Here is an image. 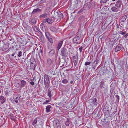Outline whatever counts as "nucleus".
Returning <instances> with one entry per match:
<instances>
[{"label":"nucleus","mask_w":128,"mask_h":128,"mask_svg":"<svg viewBox=\"0 0 128 128\" xmlns=\"http://www.w3.org/2000/svg\"><path fill=\"white\" fill-rule=\"evenodd\" d=\"M78 66H77L76 67L77 68L78 67Z\"/></svg>","instance_id":"obj_60"},{"label":"nucleus","mask_w":128,"mask_h":128,"mask_svg":"<svg viewBox=\"0 0 128 128\" xmlns=\"http://www.w3.org/2000/svg\"><path fill=\"white\" fill-rule=\"evenodd\" d=\"M99 62V60H96L94 61V62L95 63V64H96V65L97 64H98V62Z\"/></svg>","instance_id":"obj_42"},{"label":"nucleus","mask_w":128,"mask_h":128,"mask_svg":"<svg viewBox=\"0 0 128 128\" xmlns=\"http://www.w3.org/2000/svg\"><path fill=\"white\" fill-rule=\"evenodd\" d=\"M47 22L49 24H51L52 22V20L50 18H47Z\"/></svg>","instance_id":"obj_29"},{"label":"nucleus","mask_w":128,"mask_h":128,"mask_svg":"<svg viewBox=\"0 0 128 128\" xmlns=\"http://www.w3.org/2000/svg\"><path fill=\"white\" fill-rule=\"evenodd\" d=\"M1 90L0 89V94L1 93Z\"/></svg>","instance_id":"obj_58"},{"label":"nucleus","mask_w":128,"mask_h":128,"mask_svg":"<svg viewBox=\"0 0 128 128\" xmlns=\"http://www.w3.org/2000/svg\"><path fill=\"white\" fill-rule=\"evenodd\" d=\"M45 34V36L47 38L51 37V36L48 32H46Z\"/></svg>","instance_id":"obj_24"},{"label":"nucleus","mask_w":128,"mask_h":128,"mask_svg":"<svg viewBox=\"0 0 128 128\" xmlns=\"http://www.w3.org/2000/svg\"><path fill=\"white\" fill-rule=\"evenodd\" d=\"M111 73V74L112 75V76H113V72H112L110 73Z\"/></svg>","instance_id":"obj_50"},{"label":"nucleus","mask_w":128,"mask_h":128,"mask_svg":"<svg viewBox=\"0 0 128 128\" xmlns=\"http://www.w3.org/2000/svg\"><path fill=\"white\" fill-rule=\"evenodd\" d=\"M55 53L54 50H52L50 52L49 54L50 55L52 56Z\"/></svg>","instance_id":"obj_22"},{"label":"nucleus","mask_w":128,"mask_h":128,"mask_svg":"<svg viewBox=\"0 0 128 128\" xmlns=\"http://www.w3.org/2000/svg\"><path fill=\"white\" fill-rule=\"evenodd\" d=\"M54 13L55 15H56V18H58V17H59L60 18H63V15L59 11H54Z\"/></svg>","instance_id":"obj_6"},{"label":"nucleus","mask_w":128,"mask_h":128,"mask_svg":"<svg viewBox=\"0 0 128 128\" xmlns=\"http://www.w3.org/2000/svg\"><path fill=\"white\" fill-rule=\"evenodd\" d=\"M20 98V97L18 98V96H17V97H16V99H18V98Z\"/></svg>","instance_id":"obj_52"},{"label":"nucleus","mask_w":128,"mask_h":128,"mask_svg":"<svg viewBox=\"0 0 128 128\" xmlns=\"http://www.w3.org/2000/svg\"><path fill=\"white\" fill-rule=\"evenodd\" d=\"M0 100H2L1 104H3L6 101V98L3 96H0Z\"/></svg>","instance_id":"obj_12"},{"label":"nucleus","mask_w":128,"mask_h":128,"mask_svg":"<svg viewBox=\"0 0 128 128\" xmlns=\"http://www.w3.org/2000/svg\"><path fill=\"white\" fill-rule=\"evenodd\" d=\"M53 1V0H50V1L51 2Z\"/></svg>","instance_id":"obj_54"},{"label":"nucleus","mask_w":128,"mask_h":128,"mask_svg":"<svg viewBox=\"0 0 128 128\" xmlns=\"http://www.w3.org/2000/svg\"><path fill=\"white\" fill-rule=\"evenodd\" d=\"M50 29L51 31L54 32H56L57 31V29L53 26H51L50 28Z\"/></svg>","instance_id":"obj_10"},{"label":"nucleus","mask_w":128,"mask_h":128,"mask_svg":"<svg viewBox=\"0 0 128 128\" xmlns=\"http://www.w3.org/2000/svg\"><path fill=\"white\" fill-rule=\"evenodd\" d=\"M126 20V18L125 16H124L122 17L121 19V20L122 22H124Z\"/></svg>","instance_id":"obj_33"},{"label":"nucleus","mask_w":128,"mask_h":128,"mask_svg":"<svg viewBox=\"0 0 128 128\" xmlns=\"http://www.w3.org/2000/svg\"><path fill=\"white\" fill-rule=\"evenodd\" d=\"M43 52V51L42 50L40 49V51L38 53V56H39L40 57V55H42V54Z\"/></svg>","instance_id":"obj_28"},{"label":"nucleus","mask_w":128,"mask_h":128,"mask_svg":"<svg viewBox=\"0 0 128 128\" xmlns=\"http://www.w3.org/2000/svg\"><path fill=\"white\" fill-rule=\"evenodd\" d=\"M26 82L24 80H22L21 81V84L20 86L21 88L24 87L26 85Z\"/></svg>","instance_id":"obj_14"},{"label":"nucleus","mask_w":128,"mask_h":128,"mask_svg":"<svg viewBox=\"0 0 128 128\" xmlns=\"http://www.w3.org/2000/svg\"><path fill=\"white\" fill-rule=\"evenodd\" d=\"M40 27L42 30L44 31L45 29V27L43 24L42 23L40 24Z\"/></svg>","instance_id":"obj_19"},{"label":"nucleus","mask_w":128,"mask_h":128,"mask_svg":"<svg viewBox=\"0 0 128 128\" xmlns=\"http://www.w3.org/2000/svg\"><path fill=\"white\" fill-rule=\"evenodd\" d=\"M23 40H24V39H23Z\"/></svg>","instance_id":"obj_61"},{"label":"nucleus","mask_w":128,"mask_h":128,"mask_svg":"<svg viewBox=\"0 0 128 128\" xmlns=\"http://www.w3.org/2000/svg\"><path fill=\"white\" fill-rule=\"evenodd\" d=\"M21 61L22 62L24 63L26 61V59H24V58H22Z\"/></svg>","instance_id":"obj_41"},{"label":"nucleus","mask_w":128,"mask_h":128,"mask_svg":"<svg viewBox=\"0 0 128 128\" xmlns=\"http://www.w3.org/2000/svg\"><path fill=\"white\" fill-rule=\"evenodd\" d=\"M47 19H44L43 20V22H47Z\"/></svg>","instance_id":"obj_44"},{"label":"nucleus","mask_w":128,"mask_h":128,"mask_svg":"<svg viewBox=\"0 0 128 128\" xmlns=\"http://www.w3.org/2000/svg\"><path fill=\"white\" fill-rule=\"evenodd\" d=\"M62 82L63 84H67L68 82V80L66 79H63L62 81Z\"/></svg>","instance_id":"obj_30"},{"label":"nucleus","mask_w":128,"mask_h":128,"mask_svg":"<svg viewBox=\"0 0 128 128\" xmlns=\"http://www.w3.org/2000/svg\"><path fill=\"white\" fill-rule=\"evenodd\" d=\"M71 122V121L70 118H68L66 121L65 122V124L66 126H69Z\"/></svg>","instance_id":"obj_13"},{"label":"nucleus","mask_w":128,"mask_h":128,"mask_svg":"<svg viewBox=\"0 0 128 128\" xmlns=\"http://www.w3.org/2000/svg\"><path fill=\"white\" fill-rule=\"evenodd\" d=\"M90 62H86L84 63V65L85 66H87L88 65H90Z\"/></svg>","instance_id":"obj_37"},{"label":"nucleus","mask_w":128,"mask_h":128,"mask_svg":"<svg viewBox=\"0 0 128 128\" xmlns=\"http://www.w3.org/2000/svg\"><path fill=\"white\" fill-rule=\"evenodd\" d=\"M32 22L34 24H36V20L34 19H32Z\"/></svg>","instance_id":"obj_39"},{"label":"nucleus","mask_w":128,"mask_h":128,"mask_svg":"<svg viewBox=\"0 0 128 128\" xmlns=\"http://www.w3.org/2000/svg\"><path fill=\"white\" fill-rule=\"evenodd\" d=\"M121 49V48L120 46L117 45L115 48V51L116 52H118Z\"/></svg>","instance_id":"obj_16"},{"label":"nucleus","mask_w":128,"mask_h":128,"mask_svg":"<svg viewBox=\"0 0 128 128\" xmlns=\"http://www.w3.org/2000/svg\"><path fill=\"white\" fill-rule=\"evenodd\" d=\"M72 38V42L74 44H77L80 43V38L79 36L74 34L71 37Z\"/></svg>","instance_id":"obj_2"},{"label":"nucleus","mask_w":128,"mask_h":128,"mask_svg":"<svg viewBox=\"0 0 128 128\" xmlns=\"http://www.w3.org/2000/svg\"><path fill=\"white\" fill-rule=\"evenodd\" d=\"M10 118L12 119H14V117L13 116H10Z\"/></svg>","instance_id":"obj_48"},{"label":"nucleus","mask_w":128,"mask_h":128,"mask_svg":"<svg viewBox=\"0 0 128 128\" xmlns=\"http://www.w3.org/2000/svg\"><path fill=\"white\" fill-rule=\"evenodd\" d=\"M109 76L108 77V78H110V77H111V79H112V76H110V75H109Z\"/></svg>","instance_id":"obj_51"},{"label":"nucleus","mask_w":128,"mask_h":128,"mask_svg":"<svg viewBox=\"0 0 128 128\" xmlns=\"http://www.w3.org/2000/svg\"><path fill=\"white\" fill-rule=\"evenodd\" d=\"M48 94L50 98H51L52 96V94L50 90L48 89Z\"/></svg>","instance_id":"obj_21"},{"label":"nucleus","mask_w":128,"mask_h":128,"mask_svg":"<svg viewBox=\"0 0 128 128\" xmlns=\"http://www.w3.org/2000/svg\"><path fill=\"white\" fill-rule=\"evenodd\" d=\"M125 32H124L121 31H120L119 32V33L122 35L124 34L125 33Z\"/></svg>","instance_id":"obj_36"},{"label":"nucleus","mask_w":128,"mask_h":128,"mask_svg":"<svg viewBox=\"0 0 128 128\" xmlns=\"http://www.w3.org/2000/svg\"><path fill=\"white\" fill-rule=\"evenodd\" d=\"M47 16V14L46 13L40 16V18H45Z\"/></svg>","instance_id":"obj_23"},{"label":"nucleus","mask_w":128,"mask_h":128,"mask_svg":"<svg viewBox=\"0 0 128 128\" xmlns=\"http://www.w3.org/2000/svg\"><path fill=\"white\" fill-rule=\"evenodd\" d=\"M41 11V10L39 8H37L34 9L32 12V14H36L37 12H40Z\"/></svg>","instance_id":"obj_9"},{"label":"nucleus","mask_w":128,"mask_h":128,"mask_svg":"<svg viewBox=\"0 0 128 128\" xmlns=\"http://www.w3.org/2000/svg\"><path fill=\"white\" fill-rule=\"evenodd\" d=\"M92 103L94 104V105H96L98 102L97 100L95 98H93L92 99Z\"/></svg>","instance_id":"obj_15"},{"label":"nucleus","mask_w":128,"mask_h":128,"mask_svg":"<svg viewBox=\"0 0 128 128\" xmlns=\"http://www.w3.org/2000/svg\"><path fill=\"white\" fill-rule=\"evenodd\" d=\"M122 3V2L120 0H118L115 4V6L117 7L120 8L121 4Z\"/></svg>","instance_id":"obj_11"},{"label":"nucleus","mask_w":128,"mask_h":128,"mask_svg":"<svg viewBox=\"0 0 128 128\" xmlns=\"http://www.w3.org/2000/svg\"><path fill=\"white\" fill-rule=\"evenodd\" d=\"M82 46L80 47L79 48V50L80 52H82Z\"/></svg>","instance_id":"obj_40"},{"label":"nucleus","mask_w":128,"mask_h":128,"mask_svg":"<svg viewBox=\"0 0 128 128\" xmlns=\"http://www.w3.org/2000/svg\"><path fill=\"white\" fill-rule=\"evenodd\" d=\"M81 0H74V2L75 3V4H80L81 2Z\"/></svg>","instance_id":"obj_31"},{"label":"nucleus","mask_w":128,"mask_h":128,"mask_svg":"<svg viewBox=\"0 0 128 128\" xmlns=\"http://www.w3.org/2000/svg\"><path fill=\"white\" fill-rule=\"evenodd\" d=\"M115 97L116 98V102L118 103L119 102V100L120 99V97L118 95H116Z\"/></svg>","instance_id":"obj_27"},{"label":"nucleus","mask_w":128,"mask_h":128,"mask_svg":"<svg viewBox=\"0 0 128 128\" xmlns=\"http://www.w3.org/2000/svg\"><path fill=\"white\" fill-rule=\"evenodd\" d=\"M30 83L32 85H34V83L33 82H31Z\"/></svg>","instance_id":"obj_43"},{"label":"nucleus","mask_w":128,"mask_h":128,"mask_svg":"<svg viewBox=\"0 0 128 128\" xmlns=\"http://www.w3.org/2000/svg\"><path fill=\"white\" fill-rule=\"evenodd\" d=\"M44 84L45 86V87H46L47 85V87H48L49 86L50 82L48 75L47 74H45L44 76Z\"/></svg>","instance_id":"obj_3"},{"label":"nucleus","mask_w":128,"mask_h":128,"mask_svg":"<svg viewBox=\"0 0 128 128\" xmlns=\"http://www.w3.org/2000/svg\"><path fill=\"white\" fill-rule=\"evenodd\" d=\"M4 50H6L7 49H5V48H4L3 49Z\"/></svg>","instance_id":"obj_57"},{"label":"nucleus","mask_w":128,"mask_h":128,"mask_svg":"<svg viewBox=\"0 0 128 128\" xmlns=\"http://www.w3.org/2000/svg\"><path fill=\"white\" fill-rule=\"evenodd\" d=\"M48 8H46V10L47 9H48Z\"/></svg>","instance_id":"obj_56"},{"label":"nucleus","mask_w":128,"mask_h":128,"mask_svg":"<svg viewBox=\"0 0 128 128\" xmlns=\"http://www.w3.org/2000/svg\"><path fill=\"white\" fill-rule=\"evenodd\" d=\"M112 11L113 12H117L118 10H117V8L115 6L112 7L111 8Z\"/></svg>","instance_id":"obj_20"},{"label":"nucleus","mask_w":128,"mask_h":128,"mask_svg":"<svg viewBox=\"0 0 128 128\" xmlns=\"http://www.w3.org/2000/svg\"><path fill=\"white\" fill-rule=\"evenodd\" d=\"M12 56H14L16 60H20L18 58L22 56V52L16 50V51L12 54Z\"/></svg>","instance_id":"obj_1"},{"label":"nucleus","mask_w":128,"mask_h":128,"mask_svg":"<svg viewBox=\"0 0 128 128\" xmlns=\"http://www.w3.org/2000/svg\"><path fill=\"white\" fill-rule=\"evenodd\" d=\"M108 107L106 106H105L104 108L103 111L104 114L108 113L109 111Z\"/></svg>","instance_id":"obj_7"},{"label":"nucleus","mask_w":128,"mask_h":128,"mask_svg":"<svg viewBox=\"0 0 128 128\" xmlns=\"http://www.w3.org/2000/svg\"><path fill=\"white\" fill-rule=\"evenodd\" d=\"M33 30L36 32H41L40 31V30L39 28L36 26H34L33 28Z\"/></svg>","instance_id":"obj_17"},{"label":"nucleus","mask_w":128,"mask_h":128,"mask_svg":"<svg viewBox=\"0 0 128 128\" xmlns=\"http://www.w3.org/2000/svg\"><path fill=\"white\" fill-rule=\"evenodd\" d=\"M42 81H43L42 80L40 82V83H42V82H43Z\"/></svg>","instance_id":"obj_53"},{"label":"nucleus","mask_w":128,"mask_h":128,"mask_svg":"<svg viewBox=\"0 0 128 128\" xmlns=\"http://www.w3.org/2000/svg\"><path fill=\"white\" fill-rule=\"evenodd\" d=\"M52 106L50 105H48L46 106V112H48L50 111V108H51Z\"/></svg>","instance_id":"obj_18"},{"label":"nucleus","mask_w":128,"mask_h":128,"mask_svg":"<svg viewBox=\"0 0 128 128\" xmlns=\"http://www.w3.org/2000/svg\"><path fill=\"white\" fill-rule=\"evenodd\" d=\"M63 41L62 40L60 42L58 43V45L57 47V49L58 50L61 48L62 44Z\"/></svg>","instance_id":"obj_8"},{"label":"nucleus","mask_w":128,"mask_h":128,"mask_svg":"<svg viewBox=\"0 0 128 128\" xmlns=\"http://www.w3.org/2000/svg\"><path fill=\"white\" fill-rule=\"evenodd\" d=\"M37 122L36 118L34 119L32 122V124L34 125V124H36Z\"/></svg>","instance_id":"obj_34"},{"label":"nucleus","mask_w":128,"mask_h":128,"mask_svg":"<svg viewBox=\"0 0 128 128\" xmlns=\"http://www.w3.org/2000/svg\"><path fill=\"white\" fill-rule=\"evenodd\" d=\"M48 40L51 43H52L53 42V40L51 38V37L47 38Z\"/></svg>","instance_id":"obj_32"},{"label":"nucleus","mask_w":128,"mask_h":128,"mask_svg":"<svg viewBox=\"0 0 128 128\" xmlns=\"http://www.w3.org/2000/svg\"><path fill=\"white\" fill-rule=\"evenodd\" d=\"M50 101V100H46V101L45 102H44V103H43V104H47Z\"/></svg>","instance_id":"obj_38"},{"label":"nucleus","mask_w":128,"mask_h":128,"mask_svg":"<svg viewBox=\"0 0 128 128\" xmlns=\"http://www.w3.org/2000/svg\"><path fill=\"white\" fill-rule=\"evenodd\" d=\"M33 63L32 62H30V66H31L33 64Z\"/></svg>","instance_id":"obj_49"},{"label":"nucleus","mask_w":128,"mask_h":128,"mask_svg":"<svg viewBox=\"0 0 128 128\" xmlns=\"http://www.w3.org/2000/svg\"><path fill=\"white\" fill-rule=\"evenodd\" d=\"M40 79H39V80H38V83L40 81Z\"/></svg>","instance_id":"obj_55"},{"label":"nucleus","mask_w":128,"mask_h":128,"mask_svg":"<svg viewBox=\"0 0 128 128\" xmlns=\"http://www.w3.org/2000/svg\"><path fill=\"white\" fill-rule=\"evenodd\" d=\"M68 53L67 50L66 48H62L60 54L62 56H67Z\"/></svg>","instance_id":"obj_4"},{"label":"nucleus","mask_w":128,"mask_h":128,"mask_svg":"<svg viewBox=\"0 0 128 128\" xmlns=\"http://www.w3.org/2000/svg\"><path fill=\"white\" fill-rule=\"evenodd\" d=\"M14 101L16 103H17L18 102V100H15Z\"/></svg>","instance_id":"obj_47"},{"label":"nucleus","mask_w":128,"mask_h":128,"mask_svg":"<svg viewBox=\"0 0 128 128\" xmlns=\"http://www.w3.org/2000/svg\"><path fill=\"white\" fill-rule=\"evenodd\" d=\"M70 83L71 84H74V81L72 80H71V81L70 82Z\"/></svg>","instance_id":"obj_46"},{"label":"nucleus","mask_w":128,"mask_h":128,"mask_svg":"<svg viewBox=\"0 0 128 128\" xmlns=\"http://www.w3.org/2000/svg\"><path fill=\"white\" fill-rule=\"evenodd\" d=\"M128 36V33L126 34L124 36V37L125 38H127V36Z\"/></svg>","instance_id":"obj_45"},{"label":"nucleus","mask_w":128,"mask_h":128,"mask_svg":"<svg viewBox=\"0 0 128 128\" xmlns=\"http://www.w3.org/2000/svg\"><path fill=\"white\" fill-rule=\"evenodd\" d=\"M78 55H76L75 56H72V60L75 67L76 66H77V63L78 62Z\"/></svg>","instance_id":"obj_5"},{"label":"nucleus","mask_w":128,"mask_h":128,"mask_svg":"<svg viewBox=\"0 0 128 128\" xmlns=\"http://www.w3.org/2000/svg\"><path fill=\"white\" fill-rule=\"evenodd\" d=\"M20 86V84H19L18 82L16 83L15 84V86L16 87H18L19 86Z\"/></svg>","instance_id":"obj_35"},{"label":"nucleus","mask_w":128,"mask_h":128,"mask_svg":"<svg viewBox=\"0 0 128 128\" xmlns=\"http://www.w3.org/2000/svg\"><path fill=\"white\" fill-rule=\"evenodd\" d=\"M47 62L49 64L51 65L52 63V60L51 59L48 58V59Z\"/></svg>","instance_id":"obj_25"},{"label":"nucleus","mask_w":128,"mask_h":128,"mask_svg":"<svg viewBox=\"0 0 128 128\" xmlns=\"http://www.w3.org/2000/svg\"><path fill=\"white\" fill-rule=\"evenodd\" d=\"M104 82L103 81H101L100 83V87L102 88H104Z\"/></svg>","instance_id":"obj_26"},{"label":"nucleus","mask_w":128,"mask_h":128,"mask_svg":"<svg viewBox=\"0 0 128 128\" xmlns=\"http://www.w3.org/2000/svg\"><path fill=\"white\" fill-rule=\"evenodd\" d=\"M116 0H112V1H115Z\"/></svg>","instance_id":"obj_59"}]
</instances>
